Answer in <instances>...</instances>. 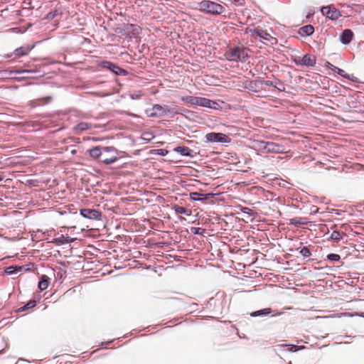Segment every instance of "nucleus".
Here are the masks:
<instances>
[{
	"mask_svg": "<svg viewBox=\"0 0 364 364\" xmlns=\"http://www.w3.org/2000/svg\"><path fill=\"white\" fill-rule=\"evenodd\" d=\"M48 287V277L46 275H43L38 283V288L43 291Z\"/></svg>",
	"mask_w": 364,
	"mask_h": 364,
	"instance_id": "4468645a",
	"label": "nucleus"
},
{
	"mask_svg": "<svg viewBox=\"0 0 364 364\" xmlns=\"http://www.w3.org/2000/svg\"><path fill=\"white\" fill-rule=\"evenodd\" d=\"M151 134H146L144 135L143 139L149 140L151 139Z\"/></svg>",
	"mask_w": 364,
	"mask_h": 364,
	"instance_id": "2f4dec72",
	"label": "nucleus"
},
{
	"mask_svg": "<svg viewBox=\"0 0 364 364\" xmlns=\"http://www.w3.org/2000/svg\"><path fill=\"white\" fill-rule=\"evenodd\" d=\"M21 271H22V267H13V266H11V267H9L6 268V273L7 274H18V272H20Z\"/></svg>",
	"mask_w": 364,
	"mask_h": 364,
	"instance_id": "2eb2a0df",
	"label": "nucleus"
},
{
	"mask_svg": "<svg viewBox=\"0 0 364 364\" xmlns=\"http://www.w3.org/2000/svg\"><path fill=\"white\" fill-rule=\"evenodd\" d=\"M328 258L333 261H338L340 259V256L336 254H330L328 255Z\"/></svg>",
	"mask_w": 364,
	"mask_h": 364,
	"instance_id": "bb28decb",
	"label": "nucleus"
},
{
	"mask_svg": "<svg viewBox=\"0 0 364 364\" xmlns=\"http://www.w3.org/2000/svg\"><path fill=\"white\" fill-rule=\"evenodd\" d=\"M304 346L298 347L296 346H292L290 348H289V351L296 352L300 349L304 348Z\"/></svg>",
	"mask_w": 364,
	"mask_h": 364,
	"instance_id": "cd10ccee",
	"label": "nucleus"
},
{
	"mask_svg": "<svg viewBox=\"0 0 364 364\" xmlns=\"http://www.w3.org/2000/svg\"><path fill=\"white\" fill-rule=\"evenodd\" d=\"M250 32L251 36L256 39L258 38L260 41H264L271 43H273L274 41H276L275 38L272 37V35L267 31H264L262 29H255L253 31L250 30Z\"/></svg>",
	"mask_w": 364,
	"mask_h": 364,
	"instance_id": "0eeeda50",
	"label": "nucleus"
},
{
	"mask_svg": "<svg viewBox=\"0 0 364 364\" xmlns=\"http://www.w3.org/2000/svg\"><path fill=\"white\" fill-rule=\"evenodd\" d=\"M225 55L228 60L233 61H244L248 55L247 50L242 47L230 48Z\"/></svg>",
	"mask_w": 364,
	"mask_h": 364,
	"instance_id": "20e7f679",
	"label": "nucleus"
},
{
	"mask_svg": "<svg viewBox=\"0 0 364 364\" xmlns=\"http://www.w3.org/2000/svg\"><path fill=\"white\" fill-rule=\"evenodd\" d=\"M271 311L270 309H264L259 311H255L251 314L252 316H265L269 314H270Z\"/></svg>",
	"mask_w": 364,
	"mask_h": 364,
	"instance_id": "f3484780",
	"label": "nucleus"
},
{
	"mask_svg": "<svg viewBox=\"0 0 364 364\" xmlns=\"http://www.w3.org/2000/svg\"><path fill=\"white\" fill-rule=\"evenodd\" d=\"M176 151L180 153L182 156H191V150L189 149L188 147L179 146L176 149Z\"/></svg>",
	"mask_w": 364,
	"mask_h": 364,
	"instance_id": "dca6fc26",
	"label": "nucleus"
},
{
	"mask_svg": "<svg viewBox=\"0 0 364 364\" xmlns=\"http://www.w3.org/2000/svg\"><path fill=\"white\" fill-rule=\"evenodd\" d=\"M29 51V49L24 48H19L15 50V53L17 56H22L26 55Z\"/></svg>",
	"mask_w": 364,
	"mask_h": 364,
	"instance_id": "6ab92c4d",
	"label": "nucleus"
},
{
	"mask_svg": "<svg viewBox=\"0 0 364 364\" xmlns=\"http://www.w3.org/2000/svg\"><path fill=\"white\" fill-rule=\"evenodd\" d=\"M178 112L179 110L177 107H170L167 105H155L152 108L146 110V114L151 117H173L175 114L178 113Z\"/></svg>",
	"mask_w": 364,
	"mask_h": 364,
	"instance_id": "f03ea898",
	"label": "nucleus"
},
{
	"mask_svg": "<svg viewBox=\"0 0 364 364\" xmlns=\"http://www.w3.org/2000/svg\"><path fill=\"white\" fill-rule=\"evenodd\" d=\"M88 128H89V125H88V124H87L85 122L79 123L75 127V129L79 130V131H84V130L87 129Z\"/></svg>",
	"mask_w": 364,
	"mask_h": 364,
	"instance_id": "412c9836",
	"label": "nucleus"
},
{
	"mask_svg": "<svg viewBox=\"0 0 364 364\" xmlns=\"http://www.w3.org/2000/svg\"><path fill=\"white\" fill-rule=\"evenodd\" d=\"M80 215L90 220L99 219L101 216L99 211L95 209H82L80 210Z\"/></svg>",
	"mask_w": 364,
	"mask_h": 364,
	"instance_id": "9d476101",
	"label": "nucleus"
},
{
	"mask_svg": "<svg viewBox=\"0 0 364 364\" xmlns=\"http://www.w3.org/2000/svg\"><path fill=\"white\" fill-rule=\"evenodd\" d=\"M174 209L176 213L184 214L186 215H191V211L182 206H176Z\"/></svg>",
	"mask_w": 364,
	"mask_h": 364,
	"instance_id": "a211bd4d",
	"label": "nucleus"
},
{
	"mask_svg": "<svg viewBox=\"0 0 364 364\" xmlns=\"http://www.w3.org/2000/svg\"><path fill=\"white\" fill-rule=\"evenodd\" d=\"M206 141L210 143L226 144L230 142V138L223 133L211 132L205 135Z\"/></svg>",
	"mask_w": 364,
	"mask_h": 364,
	"instance_id": "39448f33",
	"label": "nucleus"
},
{
	"mask_svg": "<svg viewBox=\"0 0 364 364\" xmlns=\"http://www.w3.org/2000/svg\"><path fill=\"white\" fill-rule=\"evenodd\" d=\"M141 95V94H138V95H134V94H132V95H131V97H132V99H137V98H139Z\"/></svg>",
	"mask_w": 364,
	"mask_h": 364,
	"instance_id": "473e14b6",
	"label": "nucleus"
},
{
	"mask_svg": "<svg viewBox=\"0 0 364 364\" xmlns=\"http://www.w3.org/2000/svg\"><path fill=\"white\" fill-rule=\"evenodd\" d=\"M300 254L304 257H309L310 255H311V253H310V251L309 250V249L306 247H304L301 250H300Z\"/></svg>",
	"mask_w": 364,
	"mask_h": 364,
	"instance_id": "5701e85b",
	"label": "nucleus"
},
{
	"mask_svg": "<svg viewBox=\"0 0 364 364\" xmlns=\"http://www.w3.org/2000/svg\"><path fill=\"white\" fill-rule=\"evenodd\" d=\"M235 1H238L239 0H235Z\"/></svg>",
	"mask_w": 364,
	"mask_h": 364,
	"instance_id": "4c0bfd02",
	"label": "nucleus"
},
{
	"mask_svg": "<svg viewBox=\"0 0 364 364\" xmlns=\"http://www.w3.org/2000/svg\"><path fill=\"white\" fill-rule=\"evenodd\" d=\"M193 99H194L193 96H186V97H182V98H181L183 102L190 104L191 105H193Z\"/></svg>",
	"mask_w": 364,
	"mask_h": 364,
	"instance_id": "4be33fe9",
	"label": "nucleus"
},
{
	"mask_svg": "<svg viewBox=\"0 0 364 364\" xmlns=\"http://www.w3.org/2000/svg\"><path fill=\"white\" fill-rule=\"evenodd\" d=\"M300 63L304 65L313 66L316 63V60L314 58L306 55L300 60Z\"/></svg>",
	"mask_w": 364,
	"mask_h": 364,
	"instance_id": "ddd939ff",
	"label": "nucleus"
},
{
	"mask_svg": "<svg viewBox=\"0 0 364 364\" xmlns=\"http://www.w3.org/2000/svg\"><path fill=\"white\" fill-rule=\"evenodd\" d=\"M112 71L115 73L116 75H124L126 73V71L122 68H120L119 67L117 66V65H112Z\"/></svg>",
	"mask_w": 364,
	"mask_h": 364,
	"instance_id": "aec40b11",
	"label": "nucleus"
},
{
	"mask_svg": "<svg viewBox=\"0 0 364 364\" xmlns=\"http://www.w3.org/2000/svg\"><path fill=\"white\" fill-rule=\"evenodd\" d=\"M256 145L257 149H264L267 152L280 153L282 151V147L273 142L258 141Z\"/></svg>",
	"mask_w": 364,
	"mask_h": 364,
	"instance_id": "6e6552de",
	"label": "nucleus"
},
{
	"mask_svg": "<svg viewBox=\"0 0 364 364\" xmlns=\"http://www.w3.org/2000/svg\"><path fill=\"white\" fill-rule=\"evenodd\" d=\"M331 237L333 239L339 240L340 239V233L337 231L333 232Z\"/></svg>",
	"mask_w": 364,
	"mask_h": 364,
	"instance_id": "c85d7f7f",
	"label": "nucleus"
},
{
	"mask_svg": "<svg viewBox=\"0 0 364 364\" xmlns=\"http://www.w3.org/2000/svg\"><path fill=\"white\" fill-rule=\"evenodd\" d=\"M193 105L215 109L219 107V105L217 102L200 97H194Z\"/></svg>",
	"mask_w": 364,
	"mask_h": 364,
	"instance_id": "423d86ee",
	"label": "nucleus"
},
{
	"mask_svg": "<svg viewBox=\"0 0 364 364\" xmlns=\"http://www.w3.org/2000/svg\"><path fill=\"white\" fill-rule=\"evenodd\" d=\"M321 11L323 16L331 20H336L341 16L339 11L331 6L322 7Z\"/></svg>",
	"mask_w": 364,
	"mask_h": 364,
	"instance_id": "1a4fd4ad",
	"label": "nucleus"
},
{
	"mask_svg": "<svg viewBox=\"0 0 364 364\" xmlns=\"http://www.w3.org/2000/svg\"><path fill=\"white\" fill-rule=\"evenodd\" d=\"M3 180V178L0 176V181Z\"/></svg>",
	"mask_w": 364,
	"mask_h": 364,
	"instance_id": "e433bc0d",
	"label": "nucleus"
},
{
	"mask_svg": "<svg viewBox=\"0 0 364 364\" xmlns=\"http://www.w3.org/2000/svg\"><path fill=\"white\" fill-rule=\"evenodd\" d=\"M196 9L203 13L213 15H220L225 11L223 6L208 0H204L198 3Z\"/></svg>",
	"mask_w": 364,
	"mask_h": 364,
	"instance_id": "7ed1b4c3",
	"label": "nucleus"
},
{
	"mask_svg": "<svg viewBox=\"0 0 364 364\" xmlns=\"http://www.w3.org/2000/svg\"><path fill=\"white\" fill-rule=\"evenodd\" d=\"M35 306H36V301H30L25 306H23L21 308V309L23 311V310H26V309H28L33 308Z\"/></svg>",
	"mask_w": 364,
	"mask_h": 364,
	"instance_id": "393cba45",
	"label": "nucleus"
},
{
	"mask_svg": "<svg viewBox=\"0 0 364 364\" xmlns=\"http://www.w3.org/2000/svg\"><path fill=\"white\" fill-rule=\"evenodd\" d=\"M112 65H114V64L111 63H109V62H105L104 63V67L109 69L110 70H112Z\"/></svg>",
	"mask_w": 364,
	"mask_h": 364,
	"instance_id": "c756f323",
	"label": "nucleus"
},
{
	"mask_svg": "<svg viewBox=\"0 0 364 364\" xmlns=\"http://www.w3.org/2000/svg\"><path fill=\"white\" fill-rule=\"evenodd\" d=\"M326 67L333 71H335L336 69H337V67L334 66L333 65H332L331 63H327L326 64Z\"/></svg>",
	"mask_w": 364,
	"mask_h": 364,
	"instance_id": "7c9ffc66",
	"label": "nucleus"
},
{
	"mask_svg": "<svg viewBox=\"0 0 364 364\" xmlns=\"http://www.w3.org/2000/svg\"><path fill=\"white\" fill-rule=\"evenodd\" d=\"M314 31V28L311 25L304 26L299 28V33L301 36H311Z\"/></svg>",
	"mask_w": 364,
	"mask_h": 364,
	"instance_id": "f8f14e48",
	"label": "nucleus"
},
{
	"mask_svg": "<svg viewBox=\"0 0 364 364\" xmlns=\"http://www.w3.org/2000/svg\"><path fill=\"white\" fill-rule=\"evenodd\" d=\"M338 75H341L342 77H344L347 79H350V77L349 75H348L347 73H346V72L342 70V69H340L338 68H337V69L335 70Z\"/></svg>",
	"mask_w": 364,
	"mask_h": 364,
	"instance_id": "b1692460",
	"label": "nucleus"
},
{
	"mask_svg": "<svg viewBox=\"0 0 364 364\" xmlns=\"http://www.w3.org/2000/svg\"><path fill=\"white\" fill-rule=\"evenodd\" d=\"M299 223L297 222V220L296 219H291V224H294V225H297L299 224Z\"/></svg>",
	"mask_w": 364,
	"mask_h": 364,
	"instance_id": "72a5a7b5",
	"label": "nucleus"
},
{
	"mask_svg": "<svg viewBox=\"0 0 364 364\" xmlns=\"http://www.w3.org/2000/svg\"><path fill=\"white\" fill-rule=\"evenodd\" d=\"M353 32L349 29H346L341 36V41L343 44H348L350 42L353 38Z\"/></svg>",
	"mask_w": 364,
	"mask_h": 364,
	"instance_id": "9b49d317",
	"label": "nucleus"
},
{
	"mask_svg": "<svg viewBox=\"0 0 364 364\" xmlns=\"http://www.w3.org/2000/svg\"><path fill=\"white\" fill-rule=\"evenodd\" d=\"M105 156H106L107 157H110V156H111V155H110V154H106V155H105Z\"/></svg>",
	"mask_w": 364,
	"mask_h": 364,
	"instance_id": "c9c22d12",
	"label": "nucleus"
},
{
	"mask_svg": "<svg viewBox=\"0 0 364 364\" xmlns=\"http://www.w3.org/2000/svg\"><path fill=\"white\" fill-rule=\"evenodd\" d=\"M91 157L100 159V161L106 164H110L117 160V150L112 146H96L90 151Z\"/></svg>",
	"mask_w": 364,
	"mask_h": 364,
	"instance_id": "f257e3e1",
	"label": "nucleus"
},
{
	"mask_svg": "<svg viewBox=\"0 0 364 364\" xmlns=\"http://www.w3.org/2000/svg\"><path fill=\"white\" fill-rule=\"evenodd\" d=\"M189 196H190V198L192 200H202L201 198L197 197L198 196H200V194L197 193V192H191V193H190Z\"/></svg>",
	"mask_w": 364,
	"mask_h": 364,
	"instance_id": "a878e982",
	"label": "nucleus"
},
{
	"mask_svg": "<svg viewBox=\"0 0 364 364\" xmlns=\"http://www.w3.org/2000/svg\"><path fill=\"white\" fill-rule=\"evenodd\" d=\"M75 153H76V150H72V151H71V154H75Z\"/></svg>",
	"mask_w": 364,
	"mask_h": 364,
	"instance_id": "f704fd0d",
	"label": "nucleus"
}]
</instances>
